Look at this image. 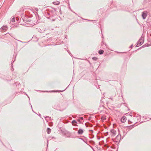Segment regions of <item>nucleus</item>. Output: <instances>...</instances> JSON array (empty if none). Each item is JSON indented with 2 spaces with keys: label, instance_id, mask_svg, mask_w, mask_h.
I'll return each mask as SVG.
<instances>
[{
  "label": "nucleus",
  "instance_id": "nucleus-14",
  "mask_svg": "<svg viewBox=\"0 0 151 151\" xmlns=\"http://www.w3.org/2000/svg\"><path fill=\"white\" fill-rule=\"evenodd\" d=\"M101 119H104V118L103 117H101Z\"/></svg>",
  "mask_w": 151,
  "mask_h": 151
},
{
  "label": "nucleus",
  "instance_id": "nucleus-7",
  "mask_svg": "<svg viewBox=\"0 0 151 151\" xmlns=\"http://www.w3.org/2000/svg\"><path fill=\"white\" fill-rule=\"evenodd\" d=\"M104 51L103 50H100L99 52V53L101 55L103 54L104 53Z\"/></svg>",
  "mask_w": 151,
  "mask_h": 151
},
{
  "label": "nucleus",
  "instance_id": "nucleus-13",
  "mask_svg": "<svg viewBox=\"0 0 151 151\" xmlns=\"http://www.w3.org/2000/svg\"><path fill=\"white\" fill-rule=\"evenodd\" d=\"M80 119H81V120H83V118L82 117H81L80 118Z\"/></svg>",
  "mask_w": 151,
  "mask_h": 151
},
{
  "label": "nucleus",
  "instance_id": "nucleus-16",
  "mask_svg": "<svg viewBox=\"0 0 151 151\" xmlns=\"http://www.w3.org/2000/svg\"><path fill=\"white\" fill-rule=\"evenodd\" d=\"M78 122H81V121H80V119H79L78 120Z\"/></svg>",
  "mask_w": 151,
  "mask_h": 151
},
{
  "label": "nucleus",
  "instance_id": "nucleus-18",
  "mask_svg": "<svg viewBox=\"0 0 151 151\" xmlns=\"http://www.w3.org/2000/svg\"><path fill=\"white\" fill-rule=\"evenodd\" d=\"M118 137H119V136H118H118L116 137V138H117Z\"/></svg>",
  "mask_w": 151,
  "mask_h": 151
},
{
  "label": "nucleus",
  "instance_id": "nucleus-12",
  "mask_svg": "<svg viewBox=\"0 0 151 151\" xmlns=\"http://www.w3.org/2000/svg\"><path fill=\"white\" fill-rule=\"evenodd\" d=\"M12 22H15V19L14 18H13L12 19Z\"/></svg>",
  "mask_w": 151,
  "mask_h": 151
},
{
  "label": "nucleus",
  "instance_id": "nucleus-3",
  "mask_svg": "<svg viewBox=\"0 0 151 151\" xmlns=\"http://www.w3.org/2000/svg\"><path fill=\"white\" fill-rule=\"evenodd\" d=\"M7 27L6 26H3L1 28V30L2 31H6L7 29Z\"/></svg>",
  "mask_w": 151,
  "mask_h": 151
},
{
  "label": "nucleus",
  "instance_id": "nucleus-5",
  "mask_svg": "<svg viewBox=\"0 0 151 151\" xmlns=\"http://www.w3.org/2000/svg\"><path fill=\"white\" fill-rule=\"evenodd\" d=\"M126 120H127L126 117L125 116H123L122 118L121 121L122 122H126Z\"/></svg>",
  "mask_w": 151,
  "mask_h": 151
},
{
  "label": "nucleus",
  "instance_id": "nucleus-17",
  "mask_svg": "<svg viewBox=\"0 0 151 151\" xmlns=\"http://www.w3.org/2000/svg\"><path fill=\"white\" fill-rule=\"evenodd\" d=\"M132 46H133V45H132L131 46V47H132Z\"/></svg>",
  "mask_w": 151,
  "mask_h": 151
},
{
  "label": "nucleus",
  "instance_id": "nucleus-1",
  "mask_svg": "<svg viewBox=\"0 0 151 151\" xmlns=\"http://www.w3.org/2000/svg\"><path fill=\"white\" fill-rule=\"evenodd\" d=\"M142 16L143 19H145L147 16V12L146 11H145L143 12L142 13Z\"/></svg>",
  "mask_w": 151,
  "mask_h": 151
},
{
  "label": "nucleus",
  "instance_id": "nucleus-9",
  "mask_svg": "<svg viewBox=\"0 0 151 151\" xmlns=\"http://www.w3.org/2000/svg\"><path fill=\"white\" fill-rule=\"evenodd\" d=\"M53 3L55 5H58L59 4V2L58 1L55 2H53Z\"/></svg>",
  "mask_w": 151,
  "mask_h": 151
},
{
  "label": "nucleus",
  "instance_id": "nucleus-15",
  "mask_svg": "<svg viewBox=\"0 0 151 151\" xmlns=\"http://www.w3.org/2000/svg\"><path fill=\"white\" fill-rule=\"evenodd\" d=\"M133 126H129L130 128H133Z\"/></svg>",
  "mask_w": 151,
  "mask_h": 151
},
{
  "label": "nucleus",
  "instance_id": "nucleus-4",
  "mask_svg": "<svg viewBox=\"0 0 151 151\" xmlns=\"http://www.w3.org/2000/svg\"><path fill=\"white\" fill-rule=\"evenodd\" d=\"M143 43L142 40L141 39H140L137 43V46H140L141 45H142Z\"/></svg>",
  "mask_w": 151,
  "mask_h": 151
},
{
  "label": "nucleus",
  "instance_id": "nucleus-8",
  "mask_svg": "<svg viewBox=\"0 0 151 151\" xmlns=\"http://www.w3.org/2000/svg\"><path fill=\"white\" fill-rule=\"evenodd\" d=\"M47 133L48 134H49L51 132V129L49 128H47Z\"/></svg>",
  "mask_w": 151,
  "mask_h": 151
},
{
  "label": "nucleus",
  "instance_id": "nucleus-6",
  "mask_svg": "<svg viewBox=\"0 0 151 151\" xmlns=\"http://www.w3.org/2000/svg\"><path fill=\"white\" fill-rule=\"evenodd\" d=\"M83 131L82 129H79L78 132V134H82L83 133Z\"/></svg>",
  "mask_w": 151,
  "mask_h": 151
},
{
  "label": "nucleus",
  "instance_id": "nucleus-2",
  "mask_svg": "<svg viewBox=\"0 0 151 151\" xmlns=\"http://www.w3.org/2000/svg\"><path fill=\"white\" fill-rule=\"evenodd\" d=\"M111 134L112 136H114L116 134V131L114 129H111L110 130Z\"/></svg>",
  "mask_w": 151,
  "mask_h": 151
},
{
  "label": "nucleus",
  "instance_id": "nucleus-11",
  "mask_svg": "<svg viewBox=\"0 0 151 151\" xmlns=\"http://www.w3.org/2000/svg\"><path fill=\"white\" fill-rule=\"evenodd\" d=\"M92 59L93 60H96L97 58L95 57H94Z\"/></svg>",
  "mask_w": 151,
  "mask_h": 151
},
{
  "label": "nucleus",
  "instance_id": "nucleus-10",
  "mask_svg": "<svg viewBox=\"0 0 151 151\" xmlns=\"http://www.w3.org/2000/svg\"><path fill=\"white\" fill-rule=\"evenodd\" d=\"M72 123H73V124H76L77 122H76V121L74 120L72 121Z\"/></svg>",
  "mask_w": 151,
  "mask_h": 151
}]
</instances>
